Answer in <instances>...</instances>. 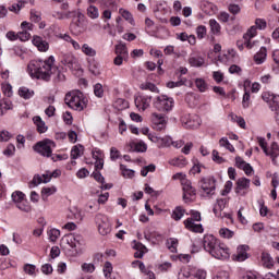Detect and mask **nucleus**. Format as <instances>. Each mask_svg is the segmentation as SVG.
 <instances>
[{"mask_svg": "<svg viewBox=\"0 0 279 279\" xmlns=\"http://www.w3.org/2000/svg\"><path fill=\"white\" fill-rule=\"evenodd\" d=\"M201 10H203L205 14H208L209 16H211V14H215L217 12V5L204 0L201 2Z\"/></svg>", "mask_w": 279, "mask_h": 279, "instance_id": "obj_20", "label": "nucleus"}, {"mask_svg": "<svg viewBox=\"0 0 279 279\" xmlns=\"http://www.w3.org/2000/svg\"><path fill=\"white\" fill-rule=\"evenodd\" d=\"M184 225L187 230H191V232H197L198 234H202V232H204V227L202 226V223H195L191 222V220H185Z\"/></svg>", "mask_w": 279, "mask_h": 279, "instance_id": "obj_25", "label": "nucleus"}, {"mask_svg": "<svg viewBox=\"0 0 279 279\" xmlns=\"http://www.w3.org/2000/svg\"><path fill=\"white\" fill-rule=\"evenodd\" d=\"M65 104L72 110L82 112L88 106V98L81 90L70 92L65 95Z\"/></svg>", "mask_w": 279, "mask_h": 279, "instance_id": "obj_3", "label": "nucleus"}, {"mask_svg": "<svg viewBox=\"0 0 279 279\" xmlns=\"http://www.w3.org/2000/svg\"><path fill=\"white\" fill-rule=\"evenodd\" d=\"M272 159V162H276L277 156H279V146L277 143H272L270 149H268V155Z\"/></svg>", "mask_w": 279, "mask_h": 279, "instance_id": "obj_35", "label": "nucleus"}, {"mask_svg": "<svg viewBox=\"0 0 279 279\" xmlns=\"http://www.w3.org/2000/svg\"><path fill=\"white\" fill-rule=\"evenodd\" d=\"M119 14H121L122 19L128 21L131 25H134V17L132 16V13L125 9H120Z\"/></svg>", "mask_w": 279, "mask_h": 279, "instance_id": "obj_39", "label": "nucleus"}, {"mask_svg": "<svg viewBox=\"0 0 279 279\" xmlns=\"http://www.w3.org/2000/svg\"><path fill=\"white\" fill-rule=\"evenodd\" d=\"M250 104H252L250 92L245 90V93L243 95V98H242V107L243 108H248Z\"/></svg>", "mask_w": 279, "mask_h": 279, "instance_id": "obj_58", "label": "nucleus"}, {"mask_svg": "<svg viewBox=\"0 0 279 279\" xmlns=\"http://www.w3.org/2000/svg\"><path fill=\"white\" fill-rule=\"evenodd\" d=\"M213 80H215V82L217 84H221V81L223 80V72H221V71H214L213 72Z\"/></svg>", "mask_w": 279, "mask_h": 279, "instance_id": "obj_63", "label": "nucleus"}, {"mask_svg": "<svg viewBox=\"0 0 279 279\" xmlns=\"http://www.w3.org/2000/svg\"><path fill=\"white\" fill-rule=\"evenodd\" d=\"M41 272L45 274V276H51V274H53V266H51V264H44L41 266Z\"/></svg>", "mask_w": 279, "mask_h": 279, "instance_id": "obj_61", "label": "nucleus"}, {"mask_svg": "<svg viewBox=\"0 0 279 279\" xmlns=\"http://www.w3.org/2000/svg\"><path fill=\"white\" fill-rule=\"evenodd\" d=\"M39 184H45V180L43 179V175L35 174L33 180L28 183V187L36 189V186H39Z\"/></svg>", "mask_w": 279, "mask_h": 279, "instance_id": "obj_34", "label": "nucleus"}, {"mask_svg": "<svg viewBox=\"0 0 279 279\" xmlns=\"http://www.w3.org/2000/svg\"><path fill=\"white\" fill-rule=\"evenodd\" d=\"M95 223L98 228V232L99 234H101V236H108V234H110V232H112V223H110V219L108 218V216L104 215V214H98L95 217Z\"/></svg>", "mask_w": 279, "mask_h": 279, "instance_id": "obj_6", "label": "nucleus"}, {"mask_svg": "<svg viewBox=\"0 0 279 279\" xmlns=\"http://www.w3.org/2000/svg\"><path fill=\"white\" fill-rule=\"evenodd\" d=\"M151 121L155 125V130H157L158 132L167 128V121L165 120V116H162L161 113H153Z\"/></svg>", "mask_w": 279, "mask_h": 279, "instance_id": "obj_14", "label": "nucleus"}, {"mask_svg": "<svg viewBox=\"0 0 279 279\" xmlns=\"http://www.w3.org/2000/svg\"><path fill=\"white\" fill-rule=\"evenodd\" d=\"M140 88L142 90H150V93H160L156 84L154 83H143Z\"/></svg>", "mask_w": 279, "mask_h": 279, "instance_id": "obj_41", "label": "nucleus"}, {"mask_svg": "<svg viewBox=\"0 0 279 279\" xmlns=\"http://www.w3.org/2000/svg\"><path fill=\"white\" fill-rule=\"evenodd\" d=\"M33 45L37 47L38 51H48L49 50V43L43 40L40 37H34Z\"/></svg>", "mask_w": 279, "mask_h": 279, "instance_id": "obj_27", "label": "nucleus"}, {"mask_svg": "<svg viewBox=\"0 0 279 279\" xmlns=\"http://www.w3.org/2000/svg\"><path fill=\"white\" fill-rule=\"evenodd\" d=\"M183 191V201L185 204H191V202H195V198L197 197V190L193 187V183L189 181L184 182V185H182Z\"/></svg>", "mask_w": 279, "mask_h": 279, "instance_id": "obj_11", "label": "nucleus"}, {"mask_svg": "<svg viewBox=\"0 0 279 279\" xmlns=\"http://www.w3.org/2000/svg\"><path fill=\"white\" fill-rule=\"evenodd\" d=\"M256 36V26H252L251 29L243 36L244 38V47L246 49H252L254 47V44H252V38Z\"/></svg>", "mask_w": 279, "mask_h": 279, "instance_id": "obj_18", "label": "nucleus"}, {"mask_svg": "<svg viewBox=\"0 0 279 279\" xmlns=\"http://www.w3.org/2000/svg\"><path fill=\"white\" fill-rule=\"evenodd\" d=\"M195 86L201 93H206L208 90V84L204 78H196Z\"/></svg>", "mask_w": 279, "mask_h": 279, "instance_id": "obj_38", "label": "nucleus"}, {"mask_svg": "<svg viewBox=\"0 0 279 279\" xmlns=\"http://www.w3.org/2000/svg\"><path fill=\"white\" fill-rule=\"evenodd\" d=\"M235 167L243 169L245 175H252L254 173V168L239 156L235 157Z\"/></svg>", "mask_w": 279, "mask_h": 279, "instance_id": "obj_15", "label": "nucleus"}, {"mask_svg": "<svg viewBox=\"0 0 279 279\" xmlns=\"http://www.w3.org/2000/svg\"><path fill=\"white\" fill-rule=\"evenodd\" d=\"M134 146V151H141V153H145L147 151V144H145V142H138L133 144Z\"/></svg>", "mask_w": 279, "mask_h": 279, "instance_id": "obj_56", "label": "nucleus"}, {"mask_svg": "<svg viewBox=\"0 0 279 279\" xmlns=\"http://www.w3.org/2000/svg\"><path fill=\"white\" fill-rule=\"evenodd\" d=\"M186 221H191V223H195V221H202V214L199 211H193Z\"/></svg>", "mask_w": 279, "mask_h": 279, "instance_id": "obj_60", "label": "nucleus"}, {"mask_svg": "<svg viewBox=\"0 0 279 279\" xmlns=\"http://www.w3.org/2000/svg\"><path fill=\"white\" fill-rule=\"evenodd\" d=\"M12 201L15 202L16 204L23 202V199H25V193L21 192V191H15L12 193Z\"/></svg>", "mask_w": 279, "mask_h": 279, "instance_id": "obj_46", "label": "nucleus"}, {"mask_svg": "<svg viewBox=\"0 0 279 279\" xmlns=\"http://www.w3.org/2000/svg\"><path fill=\"white\" fill-rule=\"evenodd\" d=\"M32 38V34L27 31H22L17 33V39L21 40L22 43H27Z\"/></svg>", "mask_w": 279, "mask_h": 279, "instance_id": "obj_51", "label": "nucleus"}, {"mask_svg": "<svg viewBox=\"0 0 279 279\" xmlns=\"http://www.w3.org/2000/svg\"><path fill=\"white\" fill-rule=\"evenodd\" d=\"M81 51L84 53V56H88L89 58H95V56H97V50H95L93 47H89L88 44H84L81 47Z\"/></svg>", "mask_w": 279, "mask_h": 279, "instance_id": "obj_32", "label": "nucleus"}, {"mask_svg": "<svg viewBox=\"0 0 279 279\" xmlns=\"http://www.w3.org/2000/svg\"><path fill=\"white\" fill-rule=\"evenodd\" d=\"M154 107L159 112H169L173 109V98H169L167 95H161L155 98Z\"/></svg>", "mask_w": 279, "mask_h": 279, "instance_id": "obj_7", "label": "nucleus"}, {"mask_svg": "<svg viewBox=\"0 0 279 279\" xmlns=\"http://www.w3.org/2000/svg\"><path fill=\"white\" fill-rule=\"evenodd\" d=\"M53 147H56V143L51 140H44L41 142L36 143L33 146L34 151L43 156L44 158H51L53 154Z\"/></svg>", "mask_w": 279, "mask_h": 279, "instance_id": "obj_5", "label": "nucleus"}, {"mask_svg": "<svg viewBox=\"0 0 279 279\" xmlns=\"http://www.w3.org/2000/svg\"><path fill=\"white\" fill-rule=\"evenodd\" d=\"M169 165H171L172 167H179L180 169H182V167H184V165H186V161L184 159H171L169 161Z\"/></svg>", "mask_w": 279, "mask_h": 279, "instance_id": "obj_59", "label": "nucleus"}, {"mask_svg": "<svg viewBox=\"0 0 279 279\" xmlns=\"http://www.w3.org/2000/svg\"><path fill=\"white\" fill-rule=\"evenodd\" d=\"M86 29H87L86 15L78 11L77 21L71 25V31L76 36H80V34H84Z\"/></svg>", "mask_w": 279, "mask_h": 279, "instance_id": "obj_10", "label": "nucleus"}, {"mask_svg": "<svg viewBox=\"0 0 279 279\" xmlns=\"http://www.w3.org/2000/svg\"><path fill=\"white\" fill-rule=\"evenodd\" d=\"M116 53L118 56H125L128 53V47L125 44H119L116 46Z\"/></svg>", "mask_w": 279, "mask_h": 279, "instance_id": "obj_54", "label": "nucleus"}, {"mask_svg": "<svg viewBox=\"0 0 279 279\" xmlns=\"http://www.w3.org/2000/svg\"><path fill=\"white\" fill-rule=\"evenodd\" d=\"M24 271L28 276H36V265H34V264H25L24 265Z\"/></svg>", "mask_w": 279, "mask_h": 279, "instance_id": "obj_53", "label": "nucleus"}, {"mask_svg": "<svg viewBox=\"0 0 279 279\" xmlns=\"http://www.w3.org/2000/svg\"><path fill=\"white\" fill-rule=\"evenodd\" d=\"M48 238H49V241H51L52 243H56L58 241V239H60V230L50 229L48 231Z\"/></svg>", "mask_w": 279, "mask_h": 279, "instance_id": "obj_42", "label": "nucleus"}, {"mask_svg": "<svg viewBox=\"0 0 279 279\" xmlns=\"http://www.w3.org/2000/svg\"><path fill=\"white\" fill-rule=\"evenodd\" d=\"M58 193V187L50 186V187H43L41 189V199L47 201L51 195H56Z\"/></svg>", "mask_w": 279, "mask_h": 279, "instance_id": "obj_28", "label": "nucleus"}, {"mask_svg": "<svg viewBox=\"0 0 279 279\" xmlns=\"http://www.w3.org/2000/svg\"><path fill=\"white\" fill-rule=\"evenodd\" d=\"M171 143H173V140L171 136H163L159 137V147H171Z\"/></svg>", "mask_w": 279, "mask_h": 279, "instance_id": "obj_44", "label": "nucleus"}, {"mask_svg": "<svg viewBox=\"0 0 279 279\" xmlns=\"http://www.w3.org/2000/svg\"><path fill=\"white\" fill-rule=\"evenodd\" d=\"M181 123L185 130H197L202 125V120L196 114H183L181 117Z\"/></svg>", "mask_w": 279, "mask_h": 279, "instance_id": "obj_8", "label": "nucleus"}, {"mask_svg": "<svg viewBox=\"0 0 279 279\" xmlns=\"http://www.w3.org/2000/svg\"><path fill=\"white\" fill-rule=\"evenodd\" d=\"M209 27L211 34H214L215 36H219V34H221V25L219 24V22H217V20H209Z\"/></svg>", "mask_w": 279, "mask_h": 279, "instance_id": "obj_30", "label": "nucleus"}, {"mask_svg": "<svg viewBox=\"0 0 279 279\" xmlns=\"http://www.w3.org/2000/svg\"><path fill=\"white\" fill-rule=\"evenodd\" d=\"M198 186L203 197H213L215 191H217V179H215V177L202 178L198 182Z\"/></svg>", "mask_w": 279, "mask_h": 279, "instance_id": "obj_4", "label": "nucleus"}, {"mask_svg": "<svg viewBox=\"0 0 279 279\" xmlns=\"http://www.w3.org/2000/svg\"><path fill=\"white\" fill-rule=\"evenodd\" d=\"M215 217H220L222 221H226L227 226L234 223V218L232 217V213H226L221 210H214Z\"/></svg>", "mask_w": 279, "mask_h": 279, "instance_id": "obj_23", "label": "nucleus"}, {"mask_svg": "<svg viewBox=\"0 0 279 279\" xmlns=\"http://www.w3.org/2000/svg\"><path fill=\"white\" fill-rule=\"evenodd\" d=\"M33 122L36 125L37 132H39V134H45V132L49 130V128H47V124L45 123V121H43V118H40V116H35L33 118Z\"/></svg>", "mask_w": 279, "mask_h": 279, "instance_id": "obj_24", "label": "nucleus"}, {"mask_svg": "<svg viewBox=\"0 0 279 279\" xmlns=\"http://www.w3.org/2000/svg\"><path fill=\"white\" fill-rule=\"evenodd\" d=\"M84 217H86V214L82 210H70L68 214V219H71L76 223L82 222L84 220Z\"/></svg>", "mask_w": 279, "mask_h": 279, "instance_id": "obj_22", "label": "nucleus"}, {"mask_svg": "<svg viewBox=\"0 0 279 279\" xmlns=\"http://www.w3.org/2000/svg\"><path fill=\"white\" fill-rule=\"evenodd\" d=\"M94 94L96 95V97H104V85H101V83H97L96 85H94Z\"/></svg>", "mask_w": 279, "mask_h": 279, "instance_id": "obj_55", "label": "nucleus"}, {"mask_svg": "<svg viewBox=\"0 0 279 279\" xmlns=\"http://www.w3.org/2000/svg\"><path fill=\"white\" fill-rule=\"evenodd\" d=\"M228 208V199L226 198H219L217 199V204L215 206V210H226Z\"/></svg>", "mask_w": 279, "mask_h": 279, "instance_id": "obj_47", "label": "nucleus"}, {"mask_svg": "<svg viewBox=\"0 0 279 279\" xmlns=\"http://www.w3.org/2000/svg\"><path fill=\"white\" fill-rule=\"evenodd\" d=\"M87 16L93 20L99 19V9L95 5H89L87 8Z\"/></svg>", "mask_w": 279, "mask_h": 279, "instance_id": "obj_40", "label": "nucleus"}, {"mask_svg": "<svg viewBox=\"0 0 279 279\" xmlns=\"http://www.w3.org/2000/svg\"><path fill=\"white\" fill-rule=\"evenodd\" d=\"M197 38L202 39L206 36V26L201 25L196 28Z\"/></svg>", "mask_w": 279, "mask_h": 279, "instance_id": "obj_64", "label": "nucleus"}, {"mask_svg": "<svg viewBox=\"0 0 279 279\" xmlns=\"http://www.w3.org/2000/svg\"><path fill=\"white\" fill-rule=\"evenodd\" d=\"M187 62L190 66H194L195 69H199L206 64V60L204 59V57L195 53L190 54Z\"/></svg>", "mask_w": 279, "mask_h": 279, "instance_id": "obj_16", "label": "nucleus"}, {"mask_svg": "<svg viewBox=\"0 0 279 279\" xmlns=\"http://www.w3.org/2000/svg\"><path fill=\"white\" fill-rule=\"evenodd\" d=\"M66 241L70 247L75 248L77 245H82V241H84V239L80 234L71 233L68 235Z\"/></svg>", "mask_w": 279, "mask_h": 279, "instance_id": "obj_19", "label": "nucleus"}, {"mask_svg": "<svg viewBox=\"0 0 279 279\" xmlns=\"http://www.w3.org/2000/svg\"><path fill=\"white\" fill-rule=\"evenodd\" d=\"M252 181L245 177L240 178L235 182L234 193L240 197H245L250 193Z\"/></svg>", "mask_w": 279, "mask_h": 279, "instance_id": "obj_9", "label": "nucleus"}, {"mask_svg": "<svg viewBox=\"0 0 279 279\" xmlns=\"http://www.w3.org/2000/svg\"><path fill=\"white\" fill-rule=\"evenodd\" d=\"M61 62L64 66H68V69H77V58L71 52L63 53L61 56Z\"/></svg>", "mask_w": 279, "mask_h": 279, "instance_id": "obj_12", "label": "nucleus"}, {"mask_svg": "<svg viewBox=\"0 0 279 279\" xmlns=\"http://www.w3.org/2000/svg\"><path fill=\"white\" fill-rule=\"evenodd\" d=\"M172 180H180L182 186H184V182H186V184L191 182V180L186 179V174L182 172L173 174Z\"/></svg>", "mask_w": 279, "mask_h": 279, "instance_id": "obj_50", "label": "nucleus"}, {"mask_svg": "<svg viewBox=\"0 0 279 279\" xmlns=\"http://www.w3.org/2000/svg\"><path fill=\"white\" fill-rule=\"evenodd\" d=\"M166 245L168 247V250H170V252H172L173 254H175V252H178V239L175 238H170L167 240Z\"/></svg>", "mask_w": 279, "mask_h": 279, "instance_id": "obj_37", "label": "nucleus"}, {"mask_svg": "<svg viewBox=\"0 0 279 279\" xmlns=\"http://www.w3.org/2000/svg\"><path fill=\"white\" fill-rule=\"evenodd\" d=\"M31 21L33 23H40V21H43V14L39 11L32 10L31 11Z\"/></svg>", "mask_w": 279, "mask_h": 279, "instance_id": "obj_48", "label": "nucleus"}, {"mask_svg": "<svg viewBox=\"0 0 279 279\" xmlns=\"http://www.w3.org/2000/svg\"><path fill=\"white\" fill-rule=\"evenodd\" d=\"M267 60V48L262 47L259 51L254 56V62L256 64H263Z\"/></svg>", "mask_w": 279, "mask_h": 279, "instance_id": "obj_26", "label": "nucleus"}, {"mask_svg": "<svg viewBox=\"0 0 279 279\" xmlns=\"http://www.w3.org/2000/svg\"><path fill=\"white\" fill-rule=\"evenodd\" d=\"M120 170L122 172L123 178L132 179L134 177V170L128 169L125 165H120Z\"/></svg>", "mask_w": 279, "mask_h": 279, "instance_id": "obj_49", "label": "nucleus"}, {"mask_svg": "<svg viewBox=\"0 0 279 279\" xmlns=\"http://www.w3.org/2000/svg\"><path fill=\"white\" fill-rule=\"evenodd\" d=\"M102 271H104L105 278H108V276L112 274V263L106 262L102 268Z\"/></svg>", "mask_w": 279, "mask_h": 279, "instance_id": "obj_62", "label": "nucleus"}, {"mask_svg": "<svg viewBox=\"0 0 279 279\" xmlns=\"http://www.w3.org/2000/svg\"><path fill=\"white\" fill-rule=\"evenodd\" d=\"M82 154H84V146L82 145H76L73 146L71 149V158L72 160H77V158H81Z\"/></svg>", "mask_w": 279, "mask_h": 279, "instance_id": "obj_31", "label": "nucleus"}, {"mask_svg": "<svg viewBox=\"0 0 279 279\" xmlns=\"http://www.w3.org/2000/svg\"><path fill=\"white\" fill-rule=\"evenodd\" d=\"M88 69L93 75H100L101 71L99 70V64L92 62L88 65Z\"/></svg>", "mask_w": 279, "mask_h": 279, "instance_id": "obj_57", "label": "nucleus"}, {"mask_svg": "<svg viewBox=\"0 0 279 279\" xmlns=\"http://www.w3.org/2000/svg\"><path fill=\"white\" fill-rule=\"evenodd\" d=\"M260 264L266 268V269H274V257L269 253H262L260 256Z\"/></svg>", "mask_w": 279, "mask_h": 279, "instance_id": "obj_21", "label": "nucleus"}, {"mask_svg": "<svg viewBox=\"0 0 279 279\" xmlns=\"http://www.w3.org/2000/svg\"><path fill=\"white\" fill-rule=\"evenodd\" d=\"M269 109L271 112H278L279 110V95H275L270 101Z\"/></svg>", "mask_w": 279, "mask_h": 279, "instance_id": "obj_43", "label": "nucleus"}, {"mask_svg": "<svg viewBox=\"0 0 279 279\" xmlns=\"http://www.w3.org/2000/svg\"><path fill=\"white\" fill-rule=\"evenodd\" d=\"M184 84H186V78L178 82L170 81L167 83V88H180V86H184Z\"/></svg>", "mask_w": 279, "mask_h": 279, "instance_id": "obj_52", "label": "nucleus"}, {"mask_svg": "<svg viewBox=\"0 0 279 279\" xmlns=\"http://www.w3.org/2000/svg\"><path fill=\"white\" fill-rule=\"evenodd\" d=\"M203 247L207 254L217 260H228L230 251L215 235L205 234L203 238Z\"/></svg>", "mask_w": 279, "mask_h": 279, "instance_id": "obj_2", "label": "nucleus"}, {"mask_svg": "<svg viewBox=\"0 0 279 279\" xmlns=\"http://www.w3.org/2000/svg\"><path fill=\"white\" fill-rule=\"evenodd\" d=\"M20 97H23V99H32L34 97V90L27 88V87H21L19 89Z\"/></svg>", "mask_w": 279, "mask_h": 279, "instance_id": "obj_36", "label": "nucleus"}, {"mask_svg": "<svg viewBox=\"0 0 279 279\" xmlns=\"http://www.w3.org/2000/svg\"><path fill=\"white\" fill-rule=\"evenodd\" d=\"M54 63L56 58H53V56H50L46 60H33L28 63V73L31 77L49 82V80H51V75L58 71V68L53 65Z\"/></svg>", "mask_w": 279, "mask_h": 279, "instance_id": "obj_1", "label": "nucleus"}, {"mask_svg": "<svg viewBox=\"0 0 279 279\" xmlns=\"http://www.w3.org/2000/svg\"><path fill=\"white\" fill-rule=\"evenodd\" d=\"M247 250H250V246L247 245L238 246L236 254L234 255V258L238 260V263H243L244 260H247Z\"/></svg>", "mask_w": 279, "mask_h": 279, "instance_id": "obj_17", "label": "nucleus"}, {"mask_svg": "<svg viewBox=\"0 0 279 279\" xmlns=\"http://www.w3.org/2000/svg\"><path fill=\"white\" fill-rule=\"evenodd\" d=\"M151 104V96H137L135 98V106L138 110H142V112H145L147 108H149Z\"/></svg>", "mask_w": 279, "mask_h": 279, "instance_id": "obj_13", "label": "nucleus"}, {"mask_svg": "<svg viewBox=\"0 0 279 279\" xmlns=\"http://www.w3.org/2000/svg\"><path fill=\"white\" fill-rule=\"evenodd\" d=\"M219 146L225 147V149H228V151H231V154H234L236 151L234 146L230 144V141H228V137L220 138Z\"/></svg>", "mask_w": 279, "mask_h": 279, "instance_id": "obj_33", "label": "nucleus"}, {"mask_svg": "<svg viewBox=\"0 0 279 279\" xmlns=\"http://www.w3.org/2000/svg\"><path fill=\"white\" fill-rule=\"evenodd\" d=\"M138 268L147 279H156V274H154V271H151L149 268L145 267L143 262H138Z\"/></svg>", "mask_w": 279, "mask_h": 279, "instance_id": "obj_29", "label": "nucleus"}, {"mask_svg": "<svg viewBox=\"0 0 279 279\" xmlns=\"http://www.w3.org/2000/svg\"><path fill=\"white\" fill-rule=\"evenodd\" d=\"M219 234L222 239H232V236H234V231L228 228H221L219 230Z\"/></svg>", "mask_w": 279, "mask_h": 279, "instance_id": "obj_45", "label": "nucleus"}]
</instances>
